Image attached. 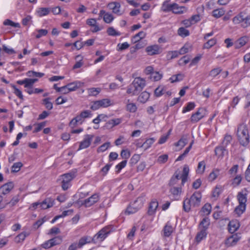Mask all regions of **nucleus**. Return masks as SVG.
<instances>
[{
	"mask_svg": "<svg viewBox=\"0 0 250 250\" xmlns=\"http://www.w3.org/2000/svg\"><path fill=\"white\" fill-rule=\"evenodd\" d=\"M146 86V81L140 77L134 79L127 89L126 93L132 95L138 94Z\"/></svg>",
	"mask_w": 250,
	"mask_h": 250,
	"instance_id": "obj_1",
	"label": "nucleus"
},
{
	"mask_svg": "<svg viewBox=\"0 0 250 250\" xmlns=\"http://www.w3.org/2000/svg\"><path fill=\"white\" fill-rule=\"evenodd\" d=\"M145 201V194L142 193L133 203L127 207L125 211V214L130 215L136 213L143 207Z\"/></svg>",
	"mask_w": 250,
	"mask_h": 250,
	"instance_id": "obj_2",
	"label": "nucleus"
},
{
	"mask_svg": "<svg viewBox=\"0 0 250 250\" xmlns=\"http://www.w3.org/2000/svg\"><path fill=\"white\" fill-rule=\"evenodd\" d=\"M237 135L240 144L246 146L249 143V135L247 126L245 124L240 125L237 128Z\"/></svg>",
	"mask_w": 250,
	"mask_h": 250,
	"instance_id": "obj_3",
	"label": "nucleus"
},
{
	"mask_svg": "<svg viewBox=\"0 0 250 250\" xmlns=\"http://www.w3.org/2000/svg\"><path fill=\"white\" fill-rule=\"evenodd\" d=\"M180 178H182V184L186 182L188 178V170H187L186 166L184 167L183 173L181 177H180L177 175L175 177H172L171 178L169 183V186L172 187L173 186L176 185L177 183L179 181Z\"/></svg>",
	"mask_w": 250,
	"mask_h": 250,
	"instance_id": "obj_4",
	"label": "nucleus"
},
{
	"mask_svg": "<svg viewBox=\"0 0 250 250\" xmlns=\"http://www.w3.org/2000/svg\"><path fill=\"white\" fill-rule=\"evenodd\" d=\"M54 200L50 198H46L42 203H34L33 204V207L36 208L38 206L41 209H46L52 207L54 205Z\"/></svg>",
	"mask_w": 250,
	"mask_h": 250,
	"instance_id": "obj_5",
	"label": "nucleus"
},
{
	"mask_svg": "<svg viewBox=\"0 0 250 250\" xmlns=\"http://www.w3.org/2000/svg\"><path fill=\"white\" fill-rule=\"evenodd\" d=\"M99 196L98 194H94L88 198L81 201V205L85 207H90L99 200Z\"/></svg>",
	"mask_w": 250,
	"mask_h": 250,
	"instance_id": "obj_6",
	"label": "nucleus"
},
{
	"mask_svg": "<svg viewBox=\"0 0 250 250\" xmlns=\"http://www.w3.org/2000/svg\"><path fill=\"white\" fill-rule=\"evenodd\" d=\"M93 137V135H85L84 137L83 140L80 143V145L78 150H80L81 149H85L91 145Z\"/></svg>",
	"mask_w": 250,
	"mask_h": 250,
	"instance_id": "obj_7",
	"label": "nucleus"
},
{
	"mask_svg": "<svg viewBox=\"0 0 250 250\" xmlns=\"http://www.w3.org/2000/svg\"><path fill=\"white\" fill-rule=\"evenodd\" d=\"M201 194L199 192H195L190 198V199L188 200V204H190V206L196 207L200 206L201 199Z\"/></svg>",
	"mask_w": 250,
	"mask_h": 250,
	"instance_id": "obj_8",
	"label": "nucleus"
},
{
	"mask_svg": "<svg viewBox=\"0 0 250 250\" xmlns=\"http://www.w3.org/2000/svg\"><path fill=\"white\" fill-rule=\"evenodd\" d=\"M109 231L108 228H104L94 236L93 240L102 241L107 236Z\"/></svg>",
	"mask_w": 250,
	"mask_h": 250,
	"instance_id": "obj_9",
	"label": "nucleus"
},
{
	"mask_svg": "<svg viewBox=\"0 0 250 250\" xmlns=\"http://www.w3.org/2000/svg\"><path fill=\"white\" fill-rule=\"evenodd\" d=\"M240 238L237 233L233 234L226 240L225 244L228 247L233 246L237 244Z\"/></svg>",
	"mask_w": 250,
	"mask_h": 250,
	"instance_id": "obj_10",
	"label": "nucleus"
},
{
	"mask_svg": "<svg viewBox=\"0 0 250 250\" xmlns=\"http://www.w3.org/2000/svg\"><path fill=\"white\" fill-rule=\"evenodd\" d=\"M205 110L203 108H199L197 111L193 114L190 118V120L193 123H196L201 119L205 115Z\"/></svg>",
	"mask_w": 250,
	"mask_h": 250,
	"instance_id": "obj_11",
	"label": "nucleus"
},
{
	"mask_svg": "<svg viewBox=\"0 0 250 250\" xmlns=\"http://www.w3.org/2000/svg\"><path fill=\"white\" fill-rule=\"evenodd\" d=\"M77 175V169H73L70 172L65 173L62 175V179L63 181L70 182Z\"/></svg>",
	"mask_w": 250,
	"mask_h": 250,
	"instance_id": "obj_12",
	"label": "nucleus"
},
{
	"mask_svg": "<svg viewBox=\"0 0 250 250\" xmlns=\"http://www.w3.org/2000/svg\"><path fill=\"white\" fill-rule=\"evenodd\" d=\"M146 52L149 55L158 54L161 52V48L158 45H153L147 46L146 49Z\"/></svg>",
	"mask_w": 250,
	"mask_h": 250,
	"instance_id": "obj_13",
	"label": "nucleus"
},
{
	"mask_svg": "<svg viewBox=\"0 0 250 250\" xmlns=\"http://www.w3.org/2000/svg\"><path fill=\"white\" fill-rule=\"evenodd\" d=\"M83 85V83L78 81L69 83L67 84H66L67 87L70 92L76 91L77 89L82 87Z\"/></svg>",
	"mask_w": 250,
	"mask_h": 250,
	"instance_id": "obj_14",
	"label": "nucleus"
},
{
	"mask_svg": "<svg viewBox=\"0 0 250 250\" xmlns=\"http://www.w3.org/2000/svg\"><path fill=\"white\" fill-rule=\"evenodd\" d=\"M13 188L14 184L10 182L2 185L0 188V190L2 194L6 195L9 193Z\"/></svg>",
	"mask_w": 250,
	"mask_h": 250,
	"instance_id": "obj_15",
	"label": "nucleus"
},
{
	"mask_svg": "<svg viewBox=\"0 0 250 250\" xmlns=\"http://www.w3.org/2000/svg\"><path fill=\"white\" fill-rule=\"evenodd\" d=\"M158 207V202L156 200L152 201L149 205L147 214L149 215H154Z\"/></svg>",
	"mask_w": 250,
	"mask_h": 250,
	"instance_id": "obj_16",
	"label": "nucleus"
},
{
	"mask_svg": "<svg viewBox=\"0 0 250 250\" xmlns=\"http://www.w3.org/2000/svg\"><path fill=\"white\" fill-rule=\"evenodd\" d=\"M108 7L110 9L112 10L114 13L121 15L120 10V8L121 7L120 3L116 1L111 2L108 3Z\"/></svg>",
	"mask_w": 250,
	"mask_h": 250,
	"instance_id": "obj_17",
	"label": "nucleus"
},
{
	"mask_svg": "<svg viewBox=\"0 0 250 250\" xmlns=\"http://www.w3.org/2000/svg\"><path fill=\"white\" fill-rule=\"evenodd\" d=\"M246 14L244 12H240L232 19V21L235 24H243L245 21Z\"/></svg>",
	"mask_w": 250,
	"mask_h": 250,
	"instance_id": "obj_18",
	"label": "nucleus"
},
{
	"mask_svg": "<svg viewBox=\"0 0 250 250\" xmlns=\"http://www.w3.org/2000/svg\"><path fill=\"white\" fill-rule=\"evenodd\" d=\"M249 38L248 36H245L239 38L235 42V48H239L246 44L249 41Z\"/></svg>",
	"mask_w": 250,
	"mask_h": 250,
	"instance_id": "obj_19",
	"label": "nucleus"
},
{
	"mask_svg": "<svg viewBox=\"0 0 250 250\" xmlns=\"http://www.w3.org/2000/svg\"><path fill=\"white\" fill-rule=\"evenodd\" d=\"M50 12L49 8L39 7L36 10V14L38 16L41 17L47 15Z\"/></svg>",
	"mask_w": 250,
	"mask_h": 250,
	"instance_id": "obj_20",
	"label": "nucleus"
},
{
	"mask_svg": "<svg viewBox=\"0 0 250 250\" xmlns=\"http://www.w3.org/2000/svg\"><path fill=\"white\" fill-rule=\"evenodd\" d=\"M172 232V227L169 223H167L163 229V236L166 237H169Z\"/></svg>",
	"mask_w": 250,
	"mask_h": 250,
	"instance_id": "obj_21",
	"label": "nucleus"
},
{
	"mask_svg": "<svg viewBox=\"0 0 250 250\" xmlns=\"http://www.w3.org/2000/svg\"><path fill=\"white\" fill-rule=\"evenodd\" d=\"M172 11L175 14H181L186 11V8L183 6H179L176 3L172 4Z\"/></svg>",
	"mask_w": 250,
	"mask_h": 250,
	"instance_id": "obj_22",
	"label": "nucleus"
},
{
	"mask_svg": "<svg viewBox=\"0 0 250 250\" xmlns=\"http://www.w3.org/2000/svg\"><path fill=\"white\" fill-rule=\"evenodd\" d=\"M239 227V224L236 221H232L229 223V230L231 233L236 231Z\"/></svg>",
	"mask_w": 250,
	"mask_h": 250,
	"instance_id": "obj_23",
	"label": "nucleus"
},
{
	"mask_svg": "<svg viewBox=\"0 0 250 250\" xmlns=\"http://www.w3.org/2000/svg\"><path fill=\"white\" fill-rule=\"evenodd\" d=\"M150 94L146 91L143 92L138 97V101L141 103H145L149 99Z\"/></svg>",
	"mask_w": 250,
	"mask_h": 250,
	"instance_id": "obj_24",
	"label": "nucleus"
},
{
	"mask_svg": "<svg viewBox=\"0 0 250 250\" xmlns=\"http://www.w3.org/2000/svg\"><path fill=\"white\" fill-rule=\"evenodd\" d=\"M212 16L215 18H219L225 13V10L223 8H218L212 11Z\"/></svg>",
	"mask_w": 250,
	"mask_h": 250,
	"instance_id": "obj_25",
	"label": "nucleus"
},
{
	"mask_svg": "<svg viewBox=\"0 0 250 250\" xmlns=\"http://www.w3.org/2000/svg\"><path fill=\"white\" fill-rule=\"evenodd\" d=\"M207 233L205 229H202L196 235L195 240L197 243H199L204 238H206Z\"/></svg>",
	"mask_w": 250,
	"mask_h": 250,
	"instance_id": "obj_26",
	"label": "nucleus"
},
{
	"mask_svg": "<svg viewBox=\"0 0 250 250\" xmlns=\"http://www.w3.org/2000/svg\"><path fill=\"white\" fill-rule=\"evenodd\" d=\"M49 242L51 243L50 246L52 247L60 244L62 242V238L61 236H57L53 238L50 239Z\"/></svg>",
	"mask_w": 250,
	"mask_h": 250,
	"instance_id": "obj_27",
	"label": "nucleus"
},
{
	"mask_svg": "<svg viewBox=\"0 0 250 250\" xmlns=\"http://www.w3.org/2000/svg\"><path fill=\"white\" fill-rule=\"evenodd\" d=\"M29 235V233L22 232L17 236L15 238V241L17 243L22 242L25 238Z\"/></svg>",
	"mask_w": 250,
	"mask_h": 250,
	"instance_id": "obj_28",
	"label": "nucleus"
},
{
	"mask_svg": "<svg viewBox=\"0 0 250 250\" xmlns=\"http://www.w3.org/2000/svg\"><path fill=\"white\" fill-rule=\"evenodd\" d=\"M90 240L88 236H84L82 237L78 243V248H81L83 245L89 243Z\"/></svg>",
	"mask_w": 250,
	"mask_h": 250,
	"instance_id": "obj_29",
	"label": "nucleus"
},
{
	"mask_svg": "<svg viewBox=\"0 0 250 250\" xmlns=\"http://www.w3.org/2000/svg\"><path fill=\"white\" fill-rule=\"evenodd\" d=\"M23 166L21 162L15 163L11 167V172L15 173L19 171Z\"/></svg>",
	"mask_w": 250,
	"mask_h": 250,
	"instance_id": "obj_30",
	"label": "nucleus"
},
{
	"mask_svg": "<svg viewBox=\"0 0 250 250\" xmlns=\"http://www.w3.org/2000/svg\"><path fill=\"white\" fill-rule=\"evenodd\" d=\"M246 195V194H243L241 192L238 193L237 199L239 204L246 205V203L247 202Z\"/></svg>",
	"mask_w": 250,
	"mask_h": 250,
	"instance_id": "obj_31",
	"label": "nucleus"
},
{
	"mask_svg": "<svg viewBox=\"0 0 250 250\" xmlns=\"http://www.w3.org/2000/svg\"><path fill=\"white\" fill-rule=\"evenodd\" d=\"M98 101L101 107H107L112 104L111 102L109 99H103Z\"/></svg>",
	"mask_w": 250,
	"mask_h": 250,
	"instance_id": "obj_32",
	"label": "nucleus"
},
{
	"mask_svg": "<svg viewBox=\"0 0 250 250\" xmlns=\"http://www.w3.org/2000/svg\"><path fill=\"white\" fill-rule=\"evenodd\" d=\"M154 142L155 139L154 138H149L146 139V141L143 144H142V146H144L145 149L146 150L149 148Z\"/></svg>",
	"mask_w": 250,
	"mask_h": 250,
	"instance_id": "obj_33",
	"label": "nucleus"
},
{
	"mask_svg": "<svg viewBox=\"0 0 250 250\" xmlns=\"http://www.w3.org/2000/svg\"><path fill=\"white\" fill-rule=\"evenodd\" d=\"M3 24L6 26L9 25L15 28H20L21 27L19 23L14 22L9 19L5 20L3 22Z\"/></svg>",
	"mask_w": 250,
	"mask_h": 250,
	"instance_id": "obj_34",
	"label": "nucleus"
},
{
	"mask_svg": "<svg viewBox=\"0 0 250 250\" xmlns=\"http://www.w3.org/2000/svg\"><path fill=\"white\" fill-rule=\"evenodd\" d=\"M245 209L246 205L239 204V206L235 208V212L238 216H240L245 211Z\"/></svg>",
	"mask_w": 250,
	"mask_h": 250,
	"instance_id": "obj_35",
	"label": "nucleus"
},
{
	"mask_svg": "<svg viewBox=\"0 0 250 250\" xmlns=\"http://www.w3.org/2000/svg\"><path fill=\"white\" fill-rule=\"evenodd\" d=\"M231 140V136L229 135L226 134L222 143V146L226 148L228 146V145L230 143Z\"/></svg>",
	"mask_w": 250,
	"mask_h": 250,
	"instance_id": "obj_36",
	"label": "nucleus"
},
{
	"mask_svg": "<svg viewBox=\"0 0 250 250\" xmlns=\"http://www.w3.org/2000/svg\"><path fill=\"white\" fill-rule=\"evenodd\" d=\"M110 146L109 142H106L99 146L97 150L98 153L103 152L107 150Z\"/></svg>",
	"mask_w": 250,
	"mask_h": 250,
	"instance_id": "obj_37",
	"label": "nucleus"
},
{
	"mask_svg": "<svg viewBox=\"0 0 250 250\" xmlns=\"http://www.w3.org/2000/svg\"><path fill=\"white\" fill-rule=\"evenodd\" d=\"M225 150V147L221 146L216 147L215 149V154L219 157H222L224 155V153Z\"/></svg>",
	"mask_w": 250,
	"mask_h": 250,
	"instance_id": "obj_38",
	"label": "nucleus"
},
{
	"mask_svg": "<svg viewBox=\"0 0 250 250\" xmlns=\"http://www.w3.org/2000/svg\"><path fill=\"white\" fill-rule=\"evenodd\" d=\"M172 9V4H169L167 1L164 2L161 7L162 10L164 12L170 11Z\"/></svg>",
	"mask_w": 250,
	"mask_h": 250,
	"instance_id": "obj_39",
	"label": "nucleus"
},
{
	"mask_svg": "<svg viewBox=\"0 0 250 250\" xmlns=\"http://www.w3.org/2000/svg\"><path fill=\"white\" fill-rule=\"evenodd\" d=\"M211 210V207L208 203L206 204L202 208V211L206 215L209 214Z\"/></svg>",
	"mask_w": 250,
	"mask_h": 250,
	"instance_id": "obj_40",
	"label": "nucleus"
},
{
	"mask_svg": "<svg viewBox=\"0 0 250 250\" xmlns=\"http://www.w3.org/2000/svg\"><path fill=\"white\" fill-rule=\"evenodd\" d=\"M170 193L174 196H177L181 192V188L180 187H171L169 189Z\"/></svg>",
	"mask_w": 250,
	"mask_h": 250,
	"instance_id": "obj_41",
	"label": "nucleus"
},
{
	"mask_svg": "<svg viewBox=\"0 0 250 250\" xmlns=\"http://www.w3.org/2000/svg\"><path fill=\"white\" fill-rule=\"evenodd\" d=\"M107 33L108 35L111 36H117L121 35V33L119 32L116 31L113 27H109L107 30Z\"/></svg>",
	"mask_w": 250,
	"mask_h": 250,
	"instance_id": "obj_42",
	"label": "nucleus"
},
{
	"mask_svg": "<svg viewBox=\"0 0 250 250\" xmlns=\"http://www.w3.org/2000/svg\"><path fill=\"white\" fill-rule=\"evenodd\" d=\"M206 167L205 162L203 161L198 163V167H197V172L198 173H203L204 172L205 169Z\"/></svg>",
	"mask_w": 250,
	"mask_h": 250,
	"instance_id": "obj_43",
	"label": "nucleus"
},
{
	"mask_svg": "<svg viewBox=\"0 0 250 250\" xmlns=\"http://www.w3.org/2000/svg\"><path fill=\"white\" fill-rule=\"evenodd\" d=\"M187 143L186 138L183 137L179 140L178 142L175 144V146H179L180 148L183 147Z\"/></svg>",
	"mask_w": 250,
	"mask_h": 250,
	"instance_id": "obj_44",
	"label": "nucleus"
},
{
	"mask_svg": "<svg viewBox=\"0 0 250 250\" xmlns=\"http://www.w3.org/2000/svg\"><path fill=\"white\" fill-rule=\"evenodd\" d=\"M179 56L178 51H172L168 52L167 58L168 60H172L177 58Z\"/></svg>",
	"mask_w": 250,
	"mask_h": 250,
	"instance_id": "obj_45",
	"label": "nucleus"
},
{
	"mask_svg": "<svg viewBox=\"0 0 250 250\" xmlns=\"http://www.w3.org/2000/svg\"><path fill=\"white\" fill-rule=\"evenodd\" d=\"M165 87L163 86H158L154 91L155 95L156 97H160L163 95Z\"/></svg>",
	"mask_w": 250,
	"mask_h": 250,
	"instance_id": "obj_46",
	"label": "nucleus"
},
{
	"mask_svg": "<svg viewBox=\"0 0 250 250\" xmlns=\"http://www.w3.org/2000/svg\"><path fill=\"white\" fill-rule=\"evenodd\" d=\"M216 43V40L215 39H212L209 41H208L206 43H205L204 45V48H209L213 46Z\"/></svg>",
	"mask_w": 250,
	"mask_h": 250,
	"instance_id": "obj_47",
	"label": "nucleus"
},
{
	"mask_svg": "<svg viewBox=\"0 0 250 250\" xmlns=\"http://www.w3.org/2000/svg\"><path fill=\"white\" fill-rule=\"evenodd\" d=\"M221 71L222 69L220 67L214 68L210 71L209 75L211 77H215L220 74Z\"/></svg>",
	"mask_w": 250,
	"mask_h": 250,
	"instance_id": "obj_48",
	"label": "nucleus"
},
{
	"mask_svg": "<svg viewBox=\"0 0 250 250\" xmlns=\"http://www.w3.org/2000/svg\"><path fill=\"white\" fill-rule=\"evenodd\" d=\"M89 94L91 96H96L101 91L100 88H91L88 89Z\"/></svg>",
	"mask_w": 250,
	"mask_h": 250,
	"instance_id": "obj_49",
	"label": "nucleus"
},
{
	"mask_svg": "<svg viewBox=\"0 0 250 250\" xmlns=\"http://www.w3.org/2000/svg\"><path fill=\"white\" fill-rule=\"evenodd\" d=\"M209 224L210 222L209 219L208 218H204L201 222L200 225L203 227V229H205L206 230L209 225Z\"/></svg>",
	"mask_w": 250,
	"mask_h": 250,
	"instance_id": "obj_50",
	"label": "nucleus"
},
{
	"mask_svg": "<svg viewBox=\"0 0 250 250\" xmlns=\"http://www.w3.org/2000/svg\"><path fill=\"white\" fill-rule=\"evenodd\" d=\"M105 22L109 23L113 20V17L111 14L106 13L103 17Z\"/></svg>",
	"mask_w": 250,
	"mask_h": 250,
	"instance_id": "obj_51",
	"label": "nucleus"
},
{
	"mask_svg": "<svg viewBox=\"0 0 250 250\" xmlns=\"http://www.w3.org/2000/svg\"><path fill=\"white\" fill-rule=\"evenodd\" d=\"M183 79V76L182 74H178L176 75L172 76L170 79L169 80L171 81V83H174L178 81H180Z\"/></svg>",
	"mask_w": 250,
	"mask_h": 250,
	"instance_id": "obj_52",
	"label": "nucleus"
},
{
	"mask_svg": "<svg viewBox=\"0 0 250 250\" xmlns=\"http://www.w3.org/2000/svg\"><path fill=\"white\" fill-rule=\"evenodd\" d=\"M200 21V18L199 15H193L191 17L189 20H188L190 25L195 24Z\"/></svg>",
	"mask_w": 250,
	"mask_h": 250,
	"instance_id": "obj_53",
	"label": "nucleus"
},
{
	"mask_svg": "<svg viewBox=\"0 0 250 250\" xmlns=\"http://www.w3.org/2000/svg\"><path fill=\"white\" fill-rule=\"evenodd\" d=\"M145 37V33L143 31H140L134 36L133 39L135 40V42H136L143 39Z\"/></svg>",
	"mask_w": 250,
	"mask_h": 250,
	"instance_id": "obj_54",
	"label": "nucleus"
},
{
	"mask_svg": "<svg viewBox=\"0 0 250 250\" xmlns=\"http://www.w3.org/2000/svg\"><path fill=\"white\" fill-rule=\"evenodd\" d=\"M241 26L243 28H247L248 26H250V15H246L245 18V21L243 23V24H241Z\"/></svg>",
	"mask_w": 250,
	"mask_h": 250,
	"instance_id": "obj_55",
	"label": "nucleus"
},
{
	"mask_svg": "<svg viewBox=\"0 0 250 250\" xmlns=\"http://www.w3.org/2000/svg\"><path fill=\"white\" fill-rule=\"evenodd\" d=\"M43 104L48 110H51L53 108L52 103L49 101V98H46L43 100Z\"/></svg>",
	"mask_w": 250,
	"mask_h": 250,
	"instance_id": "obj_56",
	"label": "nucleus"
},
{
	"mask_svg": "<svg viewBox=\"0 0 250 250\" xmlns=\"http://www.w3.org/2000/svg\"><path fill=\"white\" fill-rule=\"evenodd\" d=\"M129 47V44L127 42H125L122 44L118 43L117 45V47H118L117 50L118 51H123L128 48Z\"/></svg>",
	"mask_w": 250,
	"mask_h": 250,
	"instance_id": "obj_57",
	"label": "nucleus"
},
{
	"mask_svg": "<svg viewBox=\"0 0 250 250\" xmlns=\"http://www.w3.org/2000/svg\"><path fill=\"white\" fill-rule=\"evenodd\" d=\"M178 34L182 37H186L188 36V30L184 27H180L178 30Z\"/></svg>",
	"mask_w": 250,
	"mask_h": 250,
	"instance_id": "obj_58",
	"label": "nucleus"
},
{
	"mask_svg": "<svg viewBox=\"0 0 250 250\" xmlns=\"http://www.w3.org/2000/svg\"><path fill=\"white\" fill-rule=\"evenodd\" d=\"M127 110L130 112H135L137 110V106L135 104L130 103L126 105Z\"/></svg>",
	"mask_w": 250,
	"mask_h": 250,
	"instance_id": "obj_59",
	"label": "nucleus"
},
{
	"mask_svg": "<svg viewBox=\"0 0 250 250\" xmlns=\"http://www.w3.org/2000/svg\"><path fill=\"white\" fill-rule=\"evenodd\" d=\"M28 76L30 77L34 76L41 78L44 76V73L41 72H37L33 71H29L28 72Z\"/></svg>",
	"mask_w": 250,
	"mask_h": 250,
	"instance_id": "obj_60",
	"label": "nucleus"
},
{
	"mask_svg": "<svg viewBox=\"0 0 250 250\" xmlns=\"http://www.w3.org/2000/svg\"><path fill=\"white\" fill-rule=\"evenodd\" d=\"M45 125L46 123L45 122H43L37 124V127L34 130L33 133H37L39 132L42 129L43 127H44L45 126Z\"/></svg>",
	"mask_w": 250,
	"mask_h": 250,
	"instance_id": "obj_61",
	"label": "nucleus"
},
{
	"mask_svg": "<svg viewBox=\"0 0 250 250\" xmlns=\"http://www.w3.org/2000/svg\"><path fill=\"white\" fill-rule=\"evenodd\" d=\"M126 163L127 160H125L121 162V163H120L117 165H116V168L118 169V170L117 171V173H119L122 168L125 167Z\"/></svg>",
	"mask_w": 250,
	"mask_h": 250,
	"instance_id": "obj_62",
	"label": "nucleus"
},
{
	"mask_svg": "<svg viewBox=\"0 0 250 250\" xmlns=\"http://www.w3.org/2000/svg\"><path fill=\"white\" fill-rule=\"evenodd\" d=\"M219 172V171L218 169H215L213 170L209 174L208 177L210 181H213L214 180H215L216 178L217 175H218Z\"/></svg>",
	"mask_w": 250,
	"mask_h": 250,
	"instance_id": "obj_63",
	"label": "nucleus"
},
{
	"mask_svg": "<svg viewBox=\"0 0 250 250\" xmlns=\"http://www.w3.org/2000/svg\"><path fill=\"white\" fill-rule=\"evenodd\" d=\"M151 79H152L153 81H158L162 78V75L159 72H155L153 73V74L151 75Z\"/></svg>",
	"mask_w": 250,
	"mask_h": 250,
	"instance_id": "obj_64",
	"label": "nucleus"
}]
</instances>
